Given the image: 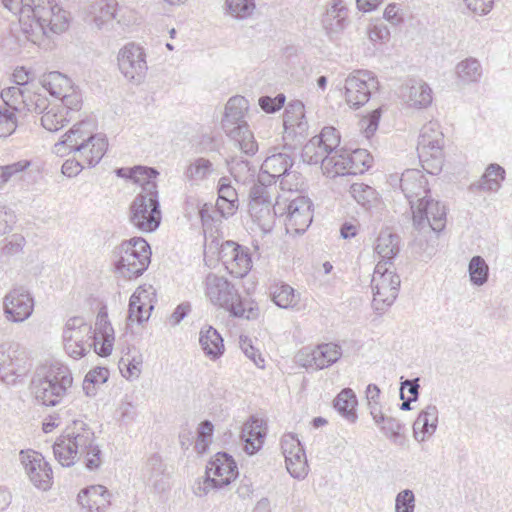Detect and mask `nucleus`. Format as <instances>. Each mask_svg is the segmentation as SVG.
Returning <instances> with one entry per match:
<instances>
[{"instance_id": "nucleus-1", "label": "nucleus", "mask_w": 512, "mask_h": 512, "mask_svg": "<svg viewBox=\"0 0 512 512\" xmlns=\"http://www.w3.org/2000/svg\"><path fill=\"white\" fill-rule=\"evenodd\" d=\"M56 460L63 467H71L83 456L89 471L97 470L102 463V452L95 444V433L83 420H73L53 445Z\"/></svg>"}, {"instance_id": "nucleus-2", "label": "nucleus", "mask_w": 512, "mask_h": 512, "mask_svg": "<svg viewBox=\"0 0 512 512\" xmlns=\"http://www.w3.org/2000/svg\"><path fill=\"white\" fill-rule=\"evenodd\" d=\"M413 205V226L417 231L411 246L415 253L422 256L424 253L431 257L432 250L438 235L446 227L447 209L440 201L428 195L417 199Z\"/></svg>"}, {"instance_id": "nucleus-3", "label": "nucleus", "mask_w": 512, "mask_h": 512, "mask_svg": "<svg viewBox=\"0 0 512 512\" xmlns=\"http://www.w3.org/2000/svg\"><path fill=\"white\" fill-rule=\"evenodd\" d=\"M21 30L27 40L35 43L49 32L60 34L70 23V13L55 0H31L25 15H20Z\"/></svg>"}, {"instance_id": "nucleus-4", "label": "nucleus", "mask_w": 512, "mask_h": 512, "mask_svg": "<svg viewBox=\"0 0 512 512\" xmlns=\"http://www.w3.org/2000/svg\"><path fill=\"white\" fill-rule=\"evenodd\" d=\"M205 292L211 303L224 308L235 318L257 319L258 305L253 301L242 298L227 278L209 273L205 279Z\"/></svg>"}, {"instance_id": "nucleus-5", "label": "nucleus", "mask_w": 512, "mask_h": 512, "mask_svg": "<svg viewBox=\"0 0 512 512\" xmlns=\"http://www.w3.org/2000/svg\"><path fill=\"white\" fill-rule=\"evenodd\" d=\"M73 377L67 366L51 365L36 372L31 381L35 399L45 406H56L72 386Z\"/></svg>"}, {"instance_id": "nucleus-6", "label": "nucleus", "mask_w": 512, "mask_h": 512, "mask_svg": "<svg viewBox=\"0 0 512 512\" xmlns=\"http://www.w3.org/2000/svg\"><path fill=\"white\" fill-rule=\"evenodd\" d=\"M115 271L127 279L141 276L151 261V248L142 237L123 241L113 250Z\"/></svg>"}, {"instance_id": "nucleus-7", "label": "nucleus", "mask_w": 512, "mask_h": 512, "mask_svg": "<svg viewBox=\"0 0 512 512\" xmlns=\"http://www.w3.org/2000/svg\"><path fill=\"white\" fill-rule=\"evenodd\" d=\"M130 222L139 230L154 232L161 223L157 186L148 183L130 204Z\"/></svg>"}, {"instance_id": "nucleus-8", "label": "nucleus", "mask_w": 512, "mask_h": 512, "mask_svg": "<svg viewBox=\"0 0 512 512\" xmlns=\"http://www.w3.org/2000/svg\"><path fill=\"white\" fill-rule=\"evenodd\" d=\"M238 467L234 458L227 452L216 453L206 466L203 486L195 490L198 496L206 495L209 489L218 490L231 484L238 476Z\"/></svg>"}, {"instance_id": "nucleus-9", "label": "nucleus", "mask_w": 512, "mask_h": 512, "mask_svg": "<svg viewBox=\"0 0 512 512\" xmlns=\"http://www.w3.org/2000/svg\"><path fill=\"white\" fill-rule=\"evenodd\" d=\"M92 338H95V332L82 317L75 316L67 320L63 330V343L69 356L74 359L84 356L88 352L87 344Z\"/></svg>"}, {"instance_id": "nucleus-10", "label": "nucleus", "mask_w": 512, "mask_h": 512, "mask_svg": "<svg viewBox=\"0 0 512 512\" xmlns=\"http://www.w3.org/2000/svg\"><path fill=\"white\" fill-rule=\"evenodd\" d=\"M280 216H285L287 233L303 234L313 221V202L309 197L299 195L282 207Z\"/></svg>"}, {"instance_id": "nucleus-11", "label": "nucleus", "mask_w": 512, "mask_h": 512, "mask_svg": "<svg viewBox=\"0 0 512 512\" xmlns=\"http://www.w3.org/2000/svg\"><path fill=\"white\" fill-rule=\"evenodd\" d=\"M377 87L378 81L372 72L355 71L345 81V97L348 105L354 109L362 107L369 101L372 90Z\"/></svg>"}, {"instance_id": "nucleus-12", "label": "nucleus", "mask_w": 512, "mask_h": 512, "mask_svg": "<svg viewBox=\"0 0 512 512\" xmlns=\"http://www.w3.org/2000/svg\"><path fill=\"white\" fill-rule=\"evenodd\" d=\"M145 57L143 48L135 43H128L119 50L118 67L127 80L141 82L147 70Z\"/></svg>"}, {"instance_id": "nucleus-13", "label": "nucleus", "mask_w": 512, "mask_h": 512, "mask_svg": "<svg viewBox=\"0 0 512 512\" xmlns=\"http://www.w3.org/2000/svg\"><path fill=\"white\" fill-rule=\"evenodd\" d=\"M3 308L9 321L20 323L32 315L34 298L25 287H15L4 297Z\"/></svg>"}, {"instance_id": "nucleus-14", "label": "nucleus", "mask_w": 512, "mask_h": 512, "mask_svg": "<svg viewBox=\"0 0 512 512\" xmlns=\"http://www.w3.org/2000/svg\"><path fill=\"white\" fill-rule=\"evenodd\" d=\"M21 463L35 487L48 490L52 485L53 472L44 456L36 451L21 452Z\"/></svg>"}, {"instance_id": "nucleus-15", "label": "nucleus", "mask_w": 512, "mask_h": 512, "mask_svg": "<svg viewBox=\"0 0 512 512\" xmlns=\"http://www.w3.org/2000/svg\"><path fill=\"white\" fill-rule=\"evenodd\" d=\"M372 165V157L365 149L337 150L333 177L337 175H357L364 173Z\"/></svg>"}, {"instance_id": "nucleus-16", "label": "nucleus", "mask_w": 512, "mask_h": 512, "mask_svg": "<svg viewBox=\"0 0 512 512\" xmlns=\"http://www.w3.org/2000/svg\"><path fill=\"white\" fill-rule=\"evenodd\" d=\"M401 280L398 274L389 277L373 276L371 288L373 291V305L376 311H384L396 300Z\"/></svg>"}, {"instance_id": "nucleus-17", "label": "nucleus", "mask_w": 512, "mask_h": 512, "mask_svg": "<svg viewBox=\"0 0 512 512\" xmlns=\"http://www.w3.org/2000/svg\"><path fill=\"white\" fill-rule=\"evenodd\" d=\"M390 185L401 189L404 196L408 199L411 208H413V198H419L422 194L427 195L428 181L423 173L418 169H407L399 177L397 174L390 176Z\"/></svg>"}, {"instance_id": "nucleus-18", "label": "nucleus", "mask_w": 512, "mask_h": 512, "mask_svg": "<svg viewBox=\"0 0 512 512\" xmlns=\"http://www.w3.org/2000/svg\"><path fill=\"white\" fill-rule=\"evenodd\" d=\"M92 124L89 120L81 121L71 127L63 136L62 140L54 145L53 151L56 154L62 155V149H69L70 152L85 153L87 149L86 144L92 136Z\"/></svg>"}, {"instance_id": "nucleus-19", "label": "nucleus", "mask_w": 512, "mask_h": 512, "mask_svg": "<svg viewBox=\"0 0 512 512\" xmlns=\"http://www.w3.org/2000/svg\"><path fill=\"white\" fill-rule=\"evenodd\" d=\"M319 143L318 139L313 137L302 148L301 157L304 162L310 165L321 164V168L328 175L333 176L334 164L337 161V151L331 153L328 149Z\"/></svg>"}, {"instance_id": "nucleus-20", "label": "nucleus", "mask_w": 512, "mask_h": 512, "mask_svg": "<svg viewBox=\"0 0 512 512\" xmlns=\"http://www.w3.org/2000/svg\"><path fill=\"white\" fill-rule=\"evenodd\" d=\"M348 12L343 0L328 2L326 12L322 18V25L330 37L340 34L346 29L349 24Z\"/></svg>"}, {"instance_id": "nucleus-21", "label": "nucleus", "mask_w": 512, "mask_h": 512, "mask_svg": "<svg viewBox=\"0 0 512 512\" xmlns=\"http://www.w3.org/2000/svg\"><path fill=\"white\" fill-rule=\"evenodd\" d=\"M248 109L249 102L244 96L236 95L228 100L221 120V125L225 133H229V130L242 128V126H248L247 122L244 120Z\"/></svg>"}, {"instance_id": "nucleus-22", "label": "nucleus", "mask_w": 512, "mask_h": 512, "mask_svg": "<svg viewBox=\"0 0 512 512\" xmlns=\"http://www.w3.org/2000/svg\"><path fill=\"white\" fill-rule=\"evenodd\" d=\"M217 193V211L221 217L227 219L235 214L239 206L238 193L229 177L223 176L219 179Z\"/></svg>"}, {"instance_id": "nucleus-23", "label": "nucleus", "mask_w": 512, "mask_h": 512, "mask_svg": "<svg viewBox=\"0 0 512 512\" xmlns=\"http://www.w3.org/2000/svg\"><path fill=\"white\" fill-rule=\"evenodd\" d=\"M294 151L284 149V146L281 150L279 147H273L271 149L272 154L267 156L262 163L263 171L276 177L288 175L294 164Z\"/></svg>"}, {"instance_id": "nucleus-24", "label": "nucleus", "mask_w": 512, "mask_h": 512, "mask_svg": "<svg viewBox=\"0 0 512 512\" xmlns=\"http://www.w3.org/2000/svg\"><path fill=\"white\" fill-rule=\"evenodd\" d=\"M111 494L109 490L102 485H92L82 489L77 501L83 508H87L89 512H101L110 505Z\"/></svg>"}, {"instance_id": "nucleus-25", "label": "nucleus", "mask_w": 512, "mask_h": 512, "mask_svg": "<svg viewBox=\"0 0 512 512\" xmlns=\"http://www.w3.org/2000/svg\"><path fill=\"white\" fill-rule=\"evenodd\" d=\"M263 426V421L254 416L243 425L241 439L247 454L253 455L262 448L266 436Z\"/></svg>"}, {"instance_id": "nucleus-26", "label": "nucleus", "mask_w": 512, "mask_h": 512, "mask_svg": "<svg viewBox=\"0 0 512 512\" xmlns=\"http://www.w3.org/2000/svg\"><path fill=\"white\" fill-rule=\"evenodd\" d=\"M165 465L159 454H152L146 461L142 475L148 485L152 486L155 492L162 493L169 487L168 482L164 479Z\"/></svg>"}, {"instance_id": "nucleus-27", "label": "nucleus", "mask_w": 512, "mask_h": 512, "mask_svg": "<svg viewBox=\"0 0 512 512\" xmlns=\"http://www.w3.org/2000/svg\"><path fill=\"white\" fill-rule=\"evenodd\" d=\"M402 95L406 103L414 108L422 109L432 103V90L422 81H411L402 88Z\"/></svg>"}, {"instance_id": "nucleus-28", "label": "nucleus", "mask_w": 512, "mask_h": 512, "mask_svg": "<svg viewBox=\"0 0 512 512\" xmlns=\"http://www.w3.org/2000/svg\"><path fill=\"white\" fill-rule=\"evenodd\" d=\"M199 343L210 360L219 359L224 353V340L221 334L212 326H204L199 332Z\"/></svg>"}, {"instance_id": "nucleus-29", "label": "nucleus", "mask_w": 512, "mask_h": 512, "mask_svg": "<svg viewBox=\"0 0 512 512\" xmlns=\"http://www.w3.org/2000/svg\"><path fill=\"white\" fill-rule=\"evenodd\" d=\"M438 425V409L435 405H428L422 410L413 423L414 438L424 441L426 436L435 433Z\"/></svg>"}, {"instance_id": "nucleus-30", "label": "nucleus", "mask_w": 512, "mask_h": 512, "mask_svg": "<svg viewBox=\"0 0 512 512\" xmlns=\"http://www.w3.org/2000/svg\"><path fill=\"white\" fill-rule=\"evenodd\" d=\"M282 206L279 202L273 204H251L249 205V213L253 221L261 228L262 231H271L276 216H280Z\"/></svg>"}, {"instance_id": "nucleus-31", "label": "nucleus", "mask_w": 512, "mask_h": 512, "mask_svg": "<svg viewBox=\"0 0 512 512\" xmlns=\"http://www.w3.org/2000/svg\"><path fill=\"white\" fill-rule=\"evenodd\" d=\"M400 242L399 235L388 229L382 230L376 239L374 250L380 258L393 261L400 253Z\"/></svg>"}, {"instance_id": "nucleus-32", "label": "nucleus", "mask_w": 512, "mask_h": 512, "mask_svg": "<svg viewBox=\"0 0 512 512\" xmlns=\"http://www.w3.org/2000/svg\"><path fill=\"white\" fill-rule=\"evenodd\" d=\"M86 144L88 145L85 153H76L75 155L79 156L86 166L94 167L105 155L108 148V140L104 134L96 133Z\"/></svg>"}, {"instance_id": "nucleus-33", "label": "nucleus", "mask_w": 512, "mask_h": 512, "mask_svg": "<svg viewBox=\"0 0 512 512\" xmlns=\"http://www.w3.org/2000/svg\"><path fill=\"white\" fill-rule=\"evenodd\" d=\"M342 356V349L335 343H322L312 350L315 369H324L336 363Z\"/></svg>"}, {"instance_id": "nucleus-34", "label": "nucleus", "mask_w": 512, "mask_h": 512, "mask_svg": "<svg viewBox=\"0 0 512 512\" xmlns=\"http://www.w3.org/2000/svg\"><path fill=\"white\" fill-rule=\"evenodd\" d=\"M505 169L497 164H489L481 179L471 185L472 190L497 191L505 179Z\"/></svg>"}, {"instance_id": "nucleus-35", "label": "nucleus", "mask_w": 512, "mask_h": 512, "mask_svg": "<svg viewBox=\"0 0 512 512\" xmlns=\"http://www.w3.org/2000/svg\"><path fill=\"white\" fill-rule=\"evenodd\" d=\"M357 404L356 394L350 388L342 389L333 401V406L338 413L351 423L357 420Z\"/></svg>"}, {"instance_id": "nucleus-36", "label": "nucleus", "mask_w": 512, "mask_h": 512, "mask_svg": "<svg viewBox=\"0 0 512 512\" xmlns=\"http://www.w3.org/2000/svg\"><path fill=\"white\" fill-rule=\"evenodd\" d=\"M41 84L50 95L60 98L72 89V81L59 71H52L43 75Z\"/></svg>"}, {"instance_id": "nucleus-37", "label": "nucleus", "mask_w": 512, "mask_h": 512, "mask_svg": "<svg viewBox=\"0 0 512 512\" xmlns=\"http://www.w3.org/2000/svg\"><path fill=\"white\" fill-rule=\"evenodd\" d=\"M349 192L354 200L365 210H370L380 202L379 193L365 183H353L350 186Z\"/></svg>"}, {"instance_id": "nucleus-38", "label": "nucleus", "mask_w": 512, "mask_h": 512, "mask_svg": "<svg viewBox=\"0 0 512 512\" xmlns=\"http://www.w3.org/2000/svg\"><path fill=\"white\" fill-rule=\"evenodd\" d=\"M283 140L285 142L284 149L296 150L305 139L308 129V123L304 119L298 120L296 123L284 124Z\"/></svg>"}, {"instance_id": "nucleus-39", "label": "nucleus", "mask_w": 512, "mask_h": 512, "mask_svg": "<svg viewBox=\"0 0 512 512\" xmlns=\"http://www.w3.org/2000/svg\"><path fill=\"white\" fill-rule=\"evenodd\" d=\"M215 171L213 163L204 157H199L191 162L184 171L188 181L200 182L207 179Z\"/></svg>"}, {"instance_id": "nucleus-40", "label": "nucleus", "mask_w": 512, "mask_h": 512, "mask_svg": "<svg viewBox=\"0 0 512 512\" xmlns=\"http://www.w3.org/2000/svg\"><path fill=\"white\" fill-rule=\"evenodd\" d=\"M15 353L16 350L12 349L11 346L8 350H5L4 345H0V377L4 381H7L9 376H20L23 374Z\"/></svg>"}, {"instance_id": "nucleus-41", "label": "nucleus", "mask_w": 512, "mask_h": 512, "mask_svg": "<svg viewBox=\"0 0 512 512\" xmlns=\"http://www.w3.org/2000/svg\"><path fill=\"white\" fill-rule=\"evenodd\" d=\"M235 143L239 146L241 151L246 155L253 156L258 150V144L254 139V135L249 129V126H242V128L229 130L226 133Z\"/></svg>"}, {"instance_id": "nucleus-42", "label": "nucleus", "mask_w": 512, "mask_h": 512, "mask_svg": "<svg viewBox=\"0 0 512 512\" xmlns=\"http://www.w3.org/2000/svg\"><path fill=\"white\" fill-rule=\"evenodd\" d=\"M273 302L282 309L292 308L299 302L300 294L290 285L281 283L271 291Z\"/></svg>"}, {"instance_id": "nucleus-43", "label": "nucleus", "mask_w": 512, "mask_h": 512, "mask_svg": "<svg viewBox=\"0 0 512 512\" xmlns=\"http://www.w3.org/2000/svg\"><path fill=\"white\" fill-rule=\"evenodd\" d=\"M380 431L390 439L394 444L398 446H404L406 443V437L402 433V430L405 427V424L400 420L385 415L383 417V421H381L380 425H378Z\"/></svg>"}, {"instance_id": "nucleus-44", "label": "nucleus", "mask_w": 512, "mask_h": 512, "mask_svg": "<svg viewBox=\"0 0 512 512\" xmlns=\"http://www.w3.org/2000/svg\"><path fill=\"white\" fill-rule=\"evenodd\" d=\"M286 468L289 474L298 480L304 479L308 474V463L304 448H297V451L285 457Z\"/></svg>"}, {"instance_id": "nucleus-45", "label": "nucleus", "mask_w": 512, "mask_h": 512, "mask_svg": "<svg viewBox=\"0 0 512 512\" xmlns=\"http://www.w3.org/2000/svg\"><path fill=\"white\" fill-rule=\"evenodd\" d=\"M231 266H228V273L236 278H243L252 268V259L249 248L240 245L233 257Z\"/></svg>"}, {"instance_id": "nucleus-46", "label": "nucleus", "mask_w": 512, "mask_h": 512, "mask_svg": "<svg viewBox=\"0 0 512 512\" xmlns=\"http://www.w3.org/2000/svg\"><path fill=\"white\" fill-rule=\"evenodd\" d=\"M443 133L439 130L434 131V138L430 139L426 134L419 135L418 147L419 158L426 156L443 155Z\"/></svg>"}, {"instance_id": "nucleus-47", "label": "nucleus", "mask_w": 512, "mask_h": 512, "mask_svg": "<svg viewBox=\"0 0 512 512\" xmlns=\"http://www.w3.org/2000/svg\"><path fill=\"white\" fill-rule=\"evenodd\" d=\"M28 89L19 86H11L2 90L1 98L5 105L15 111H20V105H30L28 103Z\"/></svg>"}, {"instance_id": "nucleus-48", "label": "nucleus", "mask_w": 512, "mask_h": 512, "mask_svg": "<svg viewBox=\"0 0 512 512\" xmlns=\"http://www.w3.org/2000/svg\"><path fill=\"white\" fill-rule=\"evenodd\" d=\"M456 73L465 83L477 82L482 74L481 64L476 58H467L457 64Z\"/></svg>"}, {"instance_id": "nucleus-49", "label": "nucleus", "mask_w": 512, "mask_h": 512, "mask_svg": "<svg viewBox=\"0 0 512 512\" xmlns=\"http://www.w3.org/2000/svg\"><path fill=\"white\" fill-rule=\"evenodd\" d=\"M470 281L476 286L485 284L489 277V268L481 256H473L468 265Z\"/></svg>"}, {"instance_id": "nucleus-50", "label": "nucleus", "mask_w": 512, "mask_h": 512, "mask_svg": "<svg viewBox=\"0 0 512 512\" xmlns=\"http://www.w3.org/2000/svg\"><path fill=\"white\" fill-rule=\"evenodd\" d=\"M158 175L159 172L154 167L137 165L131 168L128 179L132 180L136 184H139L142 188L141 191H144V188L148 183H152L157 186L156 178Z\"/></svg>"}, {"instance_id": "nucleus-51", "label": "nucleus", "mask_w": 512, "mask_h": 512, "mask_svg": "<svg viewBox=\"0 0 512 512\" xmlns=\"http://www.w3.org/2000/svg\"><path fill=\"white\" fill-rule=\"evenodd\" d=\"M226 12L238 20L247 19L255 9L254 0H226L224 4Z\"/></svg>"}, {"instance_id": "nucleus-52", "label": "nucleus", "mask_w": 512, "mask_h": 512, "mask_svg": "<svg viewBox=\"0 0 512 512\" xmlns=\"http://www.w3.org/2000/svg\"><path fill=\"white\" fill-rule=\"evenodd\" d=\"M145 303L141 301L140 294L133 293L129 300L128 317L129 321H136L138 324H142L147 321L150 317L153 306L150 305L147 310L144 309Z\"/></svg>"}, {"instance_id": "nucleus-53", "label": "nucleus", "mask_w": 512, "mask_h": 512, "mask_svg": "<svg viewBox=\"0 0 512 512\" xmlns=\"http://www.w3.org/2000/svg\"><path fill=\"white\" fill-rule=\"evenodd\" d=\"M228 167L231 175L237 181L245 182L249 177H253L256 172L251 162L241 157L232 158L231 161L228 162Z\"/></svg>"}, {"instance_id": "nucleus-54", "label": "nucleus", "mask_w": 512, "mask_h": 512, "mask_svg": "<svg viewBox=\"0 0 512 512\" xmlns=\"http://www.w3.org/2000/svg\"><path fill=\"white\" fill-rule=\"evenodd\" d=\"M66 119L63 109L51 107L41 117V125L50 132H56L64 127Z\"/></svg>"}, {"instance_id": "nucleus-55", "label": "nucleus", "mask_w": 512, "mask_h": 512, "mask_svg": "<svg viewBox=\"0 0 512 512\" xmlns=\"http://www.w3.org/2000/svg\"><path fill=\"white\" fill-rule=\"evenodd\" d=\"M109 371L105 367H96L90 370L83 382V390L87 396L95 395V385L105 383L108 380Z\"/></svg>"}, {"instance_id": "nucleus-56", "label": "nucleus", "mask_w": 512, "mask_h": 512, "mask_svg": "<svg viewBox=\"0 0 512 512\" xmlns=\"http://www.w3.org/2000/svg\"><path fill=\"white\" fill-rule=\"evenodd\" d=\"M313 138L319 140V143L324 147V150L328 149L333 154L335 153L334 150L340 144V136L337 130L332 126L324 127L321 133Z\"/></svg>"}, {"instance_id": "nucleus-57", "label": "nucleus", "mask_w": 512, "mask_h": 512, "mask_svg": "<svg viewBox=\"0 0 512 512\" xmlns=\"http://www.w3.org/2000/svg\"><path fill=\"white\" fill-rule=\"evenodd\" d=\"M30 164L28 160H20L12 164L0 166V189L3 188L14 175L25 171Z\"/></svg>"}, {"instance_id": "nucleus-58", "label": "nucleus", "mask_w": 512, "mask_h": 512, "mask_svg": "<svg viewBox=\"0 0 512 512\" xmlns=\"http://www.w3.org/2000/svg\"><path fill=\"white\" fill-rule=\"evenodd\" d=\"M305 118V106L302 101L294 100L287 104L283 114V125L296 123Z\"/></svg>"}, {"instance_id": "nucleus-59", "label": "nucleus", "mask_w": 512, "mask_h": 512, "mask_svg": "<svg viewBox=\"0 0 512 512\" xmlns=\"http://www.w3.org/2000/svg\"><path fill=\"white\" fill-rule=\"evenodd\" d=\"M285 101L286 96L283 93H279L275 97L268 95L261 96L258 99V104L265 113L273 114L284 107Z\"/></svg>"}, {"instance_id": "nucleus-60", "label": "nucleus", "mask_w": 512, "mask_h": 512, "mask_svg": "<svg viewBox=\"0 0 512 512\" xmlns=\"http://www.w3.org/2000/svg\"><path fill=\"white\" fill-rule=\"evenodd\" d=\"M101 338L100 341L98 336L95 335V338H92L87 344V350L89 352L91 348H94L96 354L101 357H107L112 352L114 336H101Z\"/></svg>"}, {"instance_id": "nucleus-61", "label": "nucleus", "mask_w": 512, "mask_h": 512, "mask_svg": "<svg viewBox=\"0 0 512 512\" xmlns=\"http://www.w3.org/2000/svg\"><path fill=\"white\" fill-rule=\"evenodd\" d=\"M240 348L243 353L259 367H264V359L261 357L259 350L253 346L252 340L245 335H241L239 338Z\"/></svg>"}, {"instance_id": "nucleus-62", "label": "nucleus", "mask_w": 512, "mask_h": 512, "mask_svg": "<svg viewBox=\"0 0 512 512\" xmlns=\"http://www.w3.org/2000/svg\"><path fill=\"white\" fill-rule=\"evenodd\" d=\"M415 495L412 490L405 489L395 498V512H414Z\"/></svg>"}, {"instance_id": "nucleus-63", "label": "nucleus", "mask_w": 512, "mask_h": 512, "mask_svg": "<svg viewBox=\"0 0 512 512\" xmlns=\"http://www.w3.org/2000/svg\"><path fill=\"white\" fill-rule=\"evenodd\" d=\"M250 202L251 204H272V190L267 189V187H264L263 184L254 183V185L250 189L249 193Z\"/></svg>"}, {"instance_id": "nucleus-64", "label": "nucleus", "mask_w": 512, "mask_h": 512, "mask_svg": "<svg viewBox=\"0 0 512 512\" xmlns=\"http://www.w3.org/2000/svg\"><path fill=\"white\" fill-rule=\"evenodd\" d=\"M17 127L15 110L0 109V137L9 136Z\"/></svg>"}]
</instances>
